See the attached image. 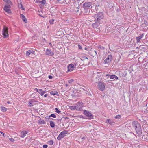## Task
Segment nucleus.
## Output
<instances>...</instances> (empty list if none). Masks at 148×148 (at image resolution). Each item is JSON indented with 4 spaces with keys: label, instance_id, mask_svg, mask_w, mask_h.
Instances as JSON below:
<instances>
[{
    "label": "nucleus",
    "instance_id": "nucleus-1",
    "mask_svg": "<svg viewBox=\"0 0 148 148\" xmlns=\"http://www.w3.org/2000/svg\"><path fill=\"white\" fill-rule=\"evenodd\" d=\"M93 17L95 23L92 24V26L93 28H97L103 22L104 19L103 13L101 12L97 13L93 15Z\"/></svg>",
    "mask_w": 148,
    "mask_h": 148
},
{
    "label": "nucleus",
    "instance_id": "nucleus-2",
    "mask_svg": "<svg viewBox=\"0 0 148 148\" xmlns=\"http://www.w3.org/2000/svg\"><path fill=\"white\" fill-rule=\"evenodd\" d=\"M132 127L135 129L137 136L140 137L142 134V130L141 129L140 124L137 121H134L132 123Z\"/></svg>",
    "mask_w": 148,
    "mask_h": 148
},
{
    "label": "nucleus",
    "instance_id": "nucleus-3",
    "mask_svg": "<svg viewBox=\"0 0 148 148\" xmlns=\"http://www.w3.org/2000/svg\"><path fill=\"white\" fill-rule=\"evenodd\" d=\"M83 114L87 117V119H93V115L91 112L86 110H83Z\"/></svg>",
    "mask_w": 148,
    "mask_h": 148
},
{
    "label": "nucleus",
    "instance_id": "nucleus-4",
    "mask_svg": "<svg viewBox=\"0 0 148 148\" xmlns=\"http://www.w3.org/2000/svg\"><path fill=\"white\" fill-rule=\"evenodd\" d=\"M113 59V56L112 55H109L106 59L104 61V64H109L112 61Z\"/></svg>",
    "mask_w": 148,
    "mask_h": 148
},
{
    "label": "nucleus",
    "instance_id": "nucleus-5",
    "mask_svg": "<svg viewBox=\"0 0 148 148\" xmlns=\"http://www.w3.org/2000/svg\"><path fill=\"white\" fill-rule=\"evenodd\" d=\"M8 28L5 26H4L3 29L2 34L4 38L8 36Z\"/></svg>",
    "mask_w": 148,
    "mask_h": 148
},
{
    "label": "nucleus",
    "instance_id": "nucleus-6",
    "mask_svg": "<svg viewBox=\"0 0 148 148\" xmlns=\"http://www.w3.org/2000/svg\"><path fill=\"white\" fill-rule=\"evenodd\" d=\"M67 131L65 130H64L63 131H62L60 133L58 136L57 139L59 140H60L62 139L65 136V134H67Z\"/></svg>",
    "mask_w": 148,
    "mask_h": 148
},
{
    "label": "nucleus",
    "instance_id": "nucleus-7",
    "mask_svg": "<svg viewBox=\"0 0 148 148\" xmlns=\"http://www.w3.org/2000/svg\"><path fill=\"white\" fill-rule=\"evenodd\" d=\"M98 88L101 91H103L105 89V85L104 83L101 81L99 82L98 85Z\"/></svg>",
    "mask_w": 148,
    "mask_h": 148
},
{
    "label": "nucleus",
    "instance_id": "nucleus-8",
    "mask_svg": "<svg viewBox=\"0 0 148 148\" xmlns=\"http://www.w3.org/2000/svg\"><path fill=\"white\" fill-rule=\"evenodd\" d=\"M83 103L78 102L76 104L75 106L76 110L79 111H81L82 110V108L83 107Z\"/></svg>",
    "mask_w": 148,
    "mask_h": 148
},
{
    "label": "nucleus",
    "instance_id": "nucleus-9",
    "mask_svg": "<svg viewBox=\"0 0 148 148\" xmlns=\"http://www.w3.org/2000/svg\"><path fill=\"white\" fill-rule=\"evenodd\" d=\"M92 3L90 2H86L83 4V8L84 9H87L91 5Z\"/></svg>",
    "mask_w": 148,
    "mask_h": 148
},
{
    "label": "nucleus",
    "instance_id": "nucleus-10",
    "mask_svg": "<svg viewBox=\"0 0 148 148\" xmlns=\"http://www.w3.org/2000/svg\"><path fill=\"white\" fill-rule=\"evenodd\" d=\"M45 54L46 55L51 56L54 54V51H51L50 49H46Z\"/></svg>",
    "mask_w": 148,
    "mask_h": 148
},
{
    "label": "nucleus",
    "instance_id": "nucleus-11",
    "mask_svg": "<svg viewBox=\"0 0 148 148\" xmlns=\"http://www.w3.org/2000/svg\"><path fill=\"white\" fill-rule=\"evenodd\" d=\"M142 139L143 140L148 141V133L145 132L142 135Z\"/></svg>",
    "mask_w": 148,
    "mask_h": 148
},
{
    "label": "nucleus",
    "instance_id": "nucleus-12",
    "mask_svg": "<svg viewBox=\"0 0 148 148\" xmlns=\"http://www.w3.org/2000/svg\"><path fill=\"white\" fill-rule=\"evenodd\" d=\"M67 71H71L73 70L74 68V64H70L68 65L67 66Z\"/></svg>",
    "mask_w": 148,
    "mask_h": 148
},
{
    "label": "nucleus",
    "instance_id": "nucleus-13",
    "mask_svg": "<svg viewBox=\"0 0 148 148\" xmlns=\"http://www.w3.org/2000/svg\"><path fill=\"white\" fill-rule=\"evenodd\" d=\"M35 52L33 50H29L26 52V55L27 56H29V55L32 56V54H35Z\"/></svg>",
    "mask_w": 148,
    "mask_h": 148
},
{
    "label": "nucleus",
    "instance_id": "nucleus-14",
    "mask_svg": "<svg viewBox=\"0 0 148 148\" xmlns=\"http://www.w3.org/2000/svg\"><path fill=\"white\" fill-rule=\"evenodd\" d=\"M28 133V132L25 131H23L21 133V135L20 136L22 138L24 137L26 135V134Z\"/></svg>",
    "mask_w": 148,
    "mask_h": 148
},
{
    "label": "nucleus",
    "instance_id": "nucleus-15",
    "mask_svg": "<svg viewBox=\"0 0 148 148\" xmlns=\"http://www.w3.org/2000/svg\"><path fill=\"white\" fill-rule=\"evenodd\" d=\"M144 36V34H140L139 36L136 37L137 42H139L140 40L142 38V37Z\"/></svg>",
    "mask_w": 148,
    "mask_h": 148
},
{
    "label": "nucleus",
    "instance_id": "nucleus-16",
    "mask_svg": "<svg viewBox=\"0 0 148 148\" xmlns=\"http://www.w3.org/2000/svg\"><path fill=\"white\" fill-rule=\"evenodd\" d=\"M20 15L21 18L22 19L23 21L25 23H27V21L25 16L22 14H20Z\"/></svg>",
    "mask_w": 148,
    "mask_h": 148
},
{
    "label": "nucleus",
    "instance_id": "nucleus-17",
    "mask_svg": "<svg viewBox=\"0 0 148 148\" xmlns=\"http://www.w3.org/2000/svg\"><path fill=\"white\" fill-rule=\"evenodd\" d=\"M56 10V8L52 7L50 9L49 11L51 13L53 14Z\"/></svg>",
    "mask_w": 148,
    "mask_h": 148
},
{
    "label": "nucleus",
    "instance_id": "nucleus-18",
    "mask_svg": "<svg viewBox=\"0 0 148 148\" xmlns=\"http://www.w3.org/2000/svg\"><path fill=\"white\" fill-rule=\"evenodd\" d=\"M50 126L52 128H53L55 127V125L54 122L52 121H49Z\"/></svg>",
    "mask_w": 148,
    "mask_h": 148
},
{
    "label": "nucleus",
    "instance_id": "nucleus-19",
    "mask_svg": "<svg viewBox=\"0 0 148 148\" xmlns=\"http://www.w3.org/2000/svg\"><path fill=\"white\" fill-rule=\"evenodd\" d=\"M50 93L51 95H56L57 96H58L59 94L58 92L56 91H52L50 92Z\"/></svg>",
    "mask_w": 148,
    "mask_h": 148
},
{
    "label": "nucleus",
    "instance_id": "nucleus-20",
    "mask_svg": "<svg viewBox=\"0 0 148 148\" xmlns=\"http://www.w3.org/2000/svg\"><path fill=\"white\" fill-rule=\"evenodd\" d=\"M36 3H41L43 4H45L46 3L45 0H42L41 1H36Z\"/></svg>",
    "mask_w": 148,
    "mask_h": 148
},
{
    "label": "nucleus",
    "instance_id": "nucleus-21",
    "mask_svg": "<svg viewBox=\"0 0 148 148\" xmlns=\"http://www.w3.org/2000/svg\"><path fill=\"white\" fill-rule=\"evenodd\" d=\"M146 48V47L143 45H140L139 48V49L140 50H142L143 51H145Z\"/></svg>",
    "mask_w": 148,
    "mask_h": 148
},
{
    "label": "nucleus",
    "instance_id": "nucleus-22",
    "mask_svg": "<svg viewBox=\"0 0 148 148\" xmlns=\"http://www.w3.org/2000/svg\"><path fill=\"white\" fill-rule=\"evenodd\" d=\"M4 10L5 11L8 13H10L11 12V10L8 8H5V7H4L3 8Z\"/></svg>",
    "mask_w": 148,
    "mask_h": 148
},
{
    "label": "nucleus",
    "instance_id": "nucleus-23",
    "mask_svg": "<svg viewBox=\"0 0 148 148\" xmlns=\"http://www.w3.org/2000/svg\"><path fill=\"white\" fill-rule=\"evenodd\" d=\"M1 110L3 112H6L7 111V109L6 108L1 106Z\"/></svg>",
    "mask_w": 148,
    "mask_h": 148
},
{
    "label": "nucleus",
    "instance_id": "nucleus-24",
    "mask_svg": "<svg viewBox=\"0 0 148 148\" xmlns=\"http://www.w3.org/2000/svg\"><path fill=\"white\" fill-rule=\"evenodd\" d=\"M38 123L40 124H44L46 122L44 120H40L39 121Z\"/></svg>",
    "mask_w": 148,
    "mask_h": 148
},
{
    "label": "nucleus",
    "instance_id": "nucleus-25",
    "mask_svg": "<svg viewBox=\"0 0 148 148\" xmlns=\"http://www.w3.org/2000/svg\"><path fill=\"white\" fill-rule=\"evenodd\" d=\"M76 107L75 106H70L69 107V108L72 110H76Z\"/></svg>",
    "mask_w": 148,
    "mask_h": 148
},
{
    "label": "nucleus",
    "instance_id": "nucleus-26",
    "mask_svg": "<svg viewBox=\"0 0 148 148\" xmlns=\"http://www.w3.org/2000/svg\"><path fill=\"white\" fill-rule=\"evenodd\" d=\"M42 89H39L38 92L40 94L41 96L43 95V93H42Z\"/></svg>",
    "mask_w": 148,
    "mask_h": 148
},
{
    "label": "nucleus",
    "instance_id": "nucleus-27",
    "mask_svg": "<svg viewBox=\"0 0 148 148\" xmlns=\"http://www.w3.org/2000/svg\"><path fill=\"white\" fill-rule=\"evenodd\" d=\"M47 143L48 144H49L50 145H51L53 144L54 142L53 140H51L48 141V142H47Z\"/></svg>",
    "mask_w": 148,
    "mask_h": 148
},
{
    "label": "nucleus",
    "instance_id": "nucleus-28",
    "mask_svg": "<svg viewBox=\"0 0 148 148\" xmlns=\"http://www.w3.org/2000/svg\"><path fill=\"white\" fill-rule=\"evenodd\" d=\"M19 8H21L22 10H24L25 9L23 7L22 4L20 3L18 5Z\"/></svg>",
    "mask_w": 148,
    "mask_h": 148
},
{
    "label": "nucleus",
    "instance_id": "nucleus-29",
    "mask_svg": "<svg viewBox=\"0 0 148 148\" xmlns=\"http://www.w3.org/2000/svg\"><path fill=\"white\" fill-rule=\"evenodd\" d=\"M50 117H53L54 118H56V116L55 114H51V115H49V116L48 119H49L50 118Z\"/></svg>",
    "mask_w": 148,
    "mask_h": 148
},
{
    "label": "nucleus",
    "instance_id": "nucleus-30",
    "mask_svg": "<svg viewBox=\"0 0 148 148\" xmlns=\"http://www.w3.org/2000/svg\"><path fill=\"white\" fill-rule=\"evenodd\" d=\"M98 47L100 49H101V50H103L105 49V48L104 47L101 46V45H99L98 46Z\"/></svg>",
    "mask_w": 148,
    "mask_h": 148
},
{
    "label": "nucleus",
    "instance_id": "nucleus-31",
    "mask_svg": "<svg viewBox=\"0 0 148 148\" xmlns=\"http://www.w3.org/2000/svg\"><path fill=\"white\" fill-rule=\"evenodd\" d=\"M54 21V20L53 19H52L51 20H50L49 21V23L50 24H53V22Z\"/></svg>",
    "mask_w": 148,
    "mask_h": 148
},
{
    "label": "nucleus",
    "instance_id": "nucleus-32",
    "mask_svg": "<svg viewBox=\"0 0 148 148\" xmlns=\"http://www.w3.org/2000/svg\"><path fill=\"white\" fill-rule=\"evenodd\" d=\"M74 80L73 79H71L69 80L68 82L70 84H71L74 82Z\"/></svg>",
    "mask_w": 148,
    "mask_h": 148
},
{
    "label": "nucleus",
    "instance_id": "nucleus-33",
    "mask_svg": "<svg viewBox=\"0 0 148 148\" xmlns=\"http://www.w3.org/2000/svg\"><path fill=\"white\" fill-rule=\"evenodd\" d=\"M55 110H56V112L58 113H60V112H61V111L60 110H59L57 108H55Z\"/></svg>",
    "mask_w": 148,
    "mask_h": 148
},
{
    "label": "nucleus",
    "instance_id": "nucleus-34",
    "mask_svg": "<svg viewBox=\"0 0 148 148\" xmlns=\"http://www.w3.org/2000/svg\"><path fill=\"white\" fill-rule=\"evenodd\" d=\"M121 117V116L120 115H118L116 116L115 117V118L116 119H117V118L120 119Z\"/></svg>",
    "mask_w": 148,
    "mask_h": 148
},
{
    "label": "nucleus",
    "instance_id": "nucleus-35",
    "mask_svg": "<svg viewBox=\"0 0 148 148\" xmlns=\"http://www.w3.org/2000/svg\"><path fill=\"white\" fill-rule=\"evenodd\" d=\"M114 75H110V78L111 79H113L114 78Z\"/></svg>",
    "mask_w": 148,
    "mask_h": 148
},
{
    "label": "nucleus",
    "instance_id": "nucleus-36",
    "mask_svg": "<svg viewBox=\"0 0 148 148\" xmlns=\"http://www.w3.org/2000/svg\"><path fill=\"white\" fill-rule=\"evenodd\" d=\"M106 123H109V124H111V121L109 119H107Z\"/></svg>",
    "mask_w": 148,
    "mask_h": 148
},
{
    "label": "nucleus",
    "instance_id": "nucleus-37",
    "mask_svg": "<svg viewBox=\"0 0 148 148\" xmlns=\"http://www.w3.org/2000/svg\"><path fill=\"white\" fill-rule=\"evenodd\" d=\"M86 138V135L82 137H81V139L82 140L85 139Z\"/></svg>",
    "mask_w": 148,
    "mask_h": 148
},
{
    "label": "nucleus",
    "instance_id": "nucleus-38",
    "mask_svg": "<svg viewBox=\"0 0 148 148\" xmlns=\"http://www.w3.org/2000/svg\"><path fill=\"white\" fill-rule=\"evenodd\" d=\"M5 8H10V5H5L4 6Z\"/></svg>",
    "mask_w": 148,
    "mask_h": 148
},
{
    "label": "nucleus",
    "instance_id": "nucleus-39",
    "mask_svg": "<svg viewBox=\"0 0 148 148\" xmlns=\"http://www.w3.org/2000/svg\"><path fill=\"white\" fill-rule=\"evenodd\" d=\"M9 140L12 142H13L15 140L12 138H9Z\"/></svg>",
    "mask_w": 148,
    "mask_h": 148
},
{
    "label": "nucleus",
    "instance_id": "nucleus-40",
    "mask_svg": "<svg viewBox=\"0 0 148 148\" xmlns=\"http://www.w3.org/2000/svg\"><path fill=\"white\" fill-rule=\"evenodd\" d=\"M92 52H94L95 53V54H94V55H97V51H96L95 50H92Z\"/></svg>",
    "mask_w": 148,
    "mask_h": 148
},
{
    "label": "nucleus",
    "instance_id": "nucleus-41",
    "mask_svg": "<svg viewBox=\"0 0 148 148\" xmlns=\"http://www.w3.org/2000/svg\"><path fill=\"white\" fill-rule=\"evenodd\" d=\"M48 146L47 145L45 144L43 145V148H47Z\"/></svg>",
    "mask_w": 148,
    "mask_h": 148
},
{
    "label": "nucleus",
    "instance_id": "nucleus-42",
    "mask_svg": "<svg viewBox=\"0 0 148 148\" xmlns=\"http://www.w3.org/2000/svg\"><path fill=\"white\" fill-rule=\"evenodd\" d=\"M7 1H6V2L7 3H8L10 4L11 3V2L10 0H7Z\"/></svg>",
    "mask_w": 148,
    "mask_h": 148
},
{
    "label": "nucleus",
    "instance_id": "nucleus-43",
    "mask_svg": "<svg viewBox=\"0 0 148 148\" xmlns=\"http://www.w3.org/2000/svg\"><path fill=\"white\" fill-rule=\"evenodd\" d=\"M78 47L79 49H82V47L80 45H79V44L78 45Z\"/></svg>",
    "mask_w": 148,
    "mask_h": 148
},
{
    "label": "nucleus",
    "instance_id": "nucleus-44",
    "mask_svg": "<svg viewBox=\"0 0 148 148\" xmlns=\"http://www.w3.org/2000/svg\"><path fill=\"white\" fill-rule=\"evenodd\" d=\"M30 102L32 103L35 102V100L33 99H31Z\"/></svg>",
    "mask_w": 148,
    "mask_h": 148
},
{
    "label": "nucleus",
    "instance_id": "nucleus-45",
    "mask_svg": "<svg viewBox=\"0 0 148 148\" xmlns=\"http://www.w3.org/2000/svg\"><path fill=\"white\" fill-rule=\"evenodd\" d=\"M39 90V89H37V88H35L34 89V91H36L37 92H38Z\"/></svg>",
    "mask_w": 148,
    "mask_h": 148
},
{
    "label": "nucleus",
    "instance_id": "nucleus-46",
    "mask_svg": "<svg viewBox=\"0 0 148 148\" xmlns=\"http://www.w3.org/2000/svg\"><path fill=\"white\" fill-rule=\"evenodd\" d=\"M32 102H30V101L28 103L31 106H33V105L32 103Z\"/></svg>",
    "mask_w": 148,
    "mask_h": 148
},
{
    "label": "nucleus",
    "instance_id": "nucleus-47",
    "mask_svg": "<svg viewBox=\"0 0 148 148\" xmlns=\"http://www.w3.org/2000/svg\"><path fill=\"white\" fill-rule=\"evenodd\" d=\"M77 63H74V68H75L77 66Z\"/></svg>",
    "mask_w": 148,
    "mask_h": 148
},
{
    "label": "nucleus",
    "instance_id": "nucleus-48",
    "mask_svg": "<svg viewBox=\"0 0 148 148\" xmlns=\"http://www.w3.org/2000/svg\"><path fill=\"white\" fill-rule=\"evenodd\" d=\"M48 78L50 79H51L53 78V77L51 75H49L48 76Z\"/></svg>",
    "mask_w": 148,
    "mask_h": 148
},
{
    "label": "nucleus",
    "instance_id": "nucleus-49",
    "mask_svg": "<svg viewBox=\"0 0 148 148\" xmlns=\"http://www.w3.org/2000/svg\"><path fill=\"white\" fill-rule=\"evenodd\" d=\"M114 78L116 79H118V77L115 75H114Z\"/></svg>",
    "mask_w": 148,
    "mask_h": 148
},
{
    "label": "nucleus",
    "instance_id": "nucleus-50",
    "mask_svg": "<svg viewBox=\"0 0 148 148\" xmlns=\"http://www.w3.org/2000/svg\"><path fill=\"white\" fill-rule=\"evenodd\" d=\"M0 132L2 134L3 136H4L5 134L2 131H0Z\"/></svg>",
    "mask_w": 148,
    "mask_h": 148
},
{
    "label": "nucleus",
    "instance_id": "nucleus-51",
    "mask_svg": "<svg viewBox=\"0 0 148 148\" xmlns=\"http://www.w3.org/2000/svg\"><path fill=\"white\" fill-rule=\"evenodd\" d=\"M110 74H106V77H110Z\"/></svg>",
    "mask_w": 148,
    "mask_h": 148
},
{
    "label": "nucleus",
    "instance_id": "nucleus-52",
    "mask_svg": "<svg viewBox=\"0 0 148 148\" xmlns=\"http://www.w3.org/2000/svg\"><path fill=\"white\" fill-rule=\"evenodd\" d=\"M42 93H43V95H44V93H45V92H46V91H45H45H43V90H42Z\"/></svg>",
    "mask_w": 148,
    "mask_h": 148
},
{
    "label": "nucleus",
    "instance_id": "nucleus-53",
    "mask_svg": "<svg viewBox=\"0 0 148 148\" xmlns=\"http://www.w3.org/2000/svg\"><path fill=\"white\" fill-rule=\"evenodd\" d=\"M111 124H110L111 125H112V123H114V122L113 121H111Z\"/></svg>",
    "mask_w": 148,
    "mask_h": 148
},
{
    "label": "nucleus",
    "instance_id": "nucleus-54",
    "mask_svg": "<svg viewBox=\"0 0 148 148\" xmlns=\"http://www.w3.org/2000/svg\"><path fill=\"white\" fill-rule=\"evenodd\" d=\"M47 94H45L44 95V97H46L47 96Z\"/></svg>",
    "mask_w": 148,
    "mask_h": 148
},
{
    "label": "nucleus",
    "instance_id": "nucleus-55",
    "mask_svg": "<svg viewBox=\"0 0 148 148\" xmlns=\"http://www.w3.org/2000/svg\"><path fill=\"white\" fill-rule=\"evenodd\" d=\"M49 45H51V46L52 47H53V46L52 45V44H51V43H49Z\"/></svg>",
    "mask_w": 148,
    "mask_h": 148
},
{
    "label": "nucleus",
    "instance_id": "nucleus-56",
    "mask_svg": "<svg viewBox=\"0 0 148 148\" xmlns=\"http://www.w3.org/2000/svg\"><path fill=\"white\" fill-rule=\"evenodd\" d=\"M65 86L66 87H67L68 86V84H65Z\"/></svg>",
    "mask_w": 148,
    "mask_h": 148
},
{
    "label": "nucleus",
    "instance_id": "nucleus-57",
    "mask_svg": "<svg viewBox=\"0 0 148 148\" xmlns=\"http://www.w3.org/2000/svg\"><path fill=\"white\" fill-rule=\"evenodd\" d=\"M88 49V48H86V47H85V48H84V49L85 50H87Z\"/></svg>",
    "mask_w": 148,
    "mask_h": 148
},
{
    "label": "nucleus",
    "instance_id": "nucleus-58",
    "mask_svg": "<svg viewBox=\"0 0 148 148\" xmlns=\"http://www.w3.org/2000/svg\"><path fill=\"white\" fill-rule=\"evenodd\" d=\"M7 103H8V104H10V102H9V101H8V102H7Z\"/></svg>",
    "mask_w": 148,
    "mask_h": 148
},
{
    "label": "nucleus",
    "instance_id": "nucleus-59",
    "mask_svg": "<svg viewBox=\"0 0 148 148\" xmlns=\"http://www.w3.org/2000/svg\"><path fill=\"white\" fill-rule=\"evenodd\" d=\"M74 92H73V93H72V95H74V96L75 95V94L74 93L73 94V93H74Z\"/></svg>",
    "mask_w": 148,
    "mask_h": 148
},
{
    "label": "nucleus",
    "instance_id": "nucleus-60",
    "mask_svg": "<svg viewBox=\"0 0 148 148\" xmlns=\"http://www.w3.org/2000/svg\"><path fill=\"white\" fill-rule=\"evenodd\" d=\"M68 119V118L67 117H64V119Z\"/></svg>",
    "mask_w": 148,
    "mask_h": 148
},
{
    "label": "nucleus",
    "instance_id": "nucleus-61",
    "mask_svg": "<svg viewBox=\"0 0 148 148\" xmlns=\"http://www.w3.org/2000/svg\"><path fill=\"white\" fill-rule=\"evenodd\" d=\"M7 0H3V1L5 2H6V1H7Z\"/></svg>",
    "mask_w": 148,
    "mask_h": 148
},
{
    "label": "nucleus",
    "instance_id": "nucleus-62",
    "mask_svg": "<svg viewBox=\"0 0 148 148\" xmlns=\"http://www.w3.org/2000/svg\"><path fill=\"white\" fill-rule=\"evenodd\" d=\"M38 101H35V102H38Z\"/></svg>",
    "mask_w": 148,
    "mask_h": 148
},
{
    "label": "nucleus",
    "instance_id": "nucleus-63",
    "mask_svg": "<svg viewBox=\"0 0 148 148\" xmlns=\"http://www.w3.org/2000/svg\"><path fill=\"white\" fill-rule=\"evenodd\" d=\"M62 118H61V119H59V121H61V120H62Z\"/></svg>",
    "mask_w": 148,
    "mask_h": 148
},
{
    "label": "nucleus",
    "instance_id": "nucleus-64",
    "mask_svg": "<svg viewBox=\"0 0 148 148\" xmlns=\"http://www.w3.org/2000/svg\"><path fill=\"white\" fill-rule=\"evenodd\" d=\"M39 15L40 16H41V17H42V16L41 15H40V14H39Z\"/></svg>",
    "mask_w": 148,
    "mask_h": 148
}]
</instances>
